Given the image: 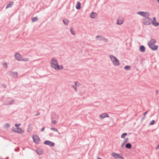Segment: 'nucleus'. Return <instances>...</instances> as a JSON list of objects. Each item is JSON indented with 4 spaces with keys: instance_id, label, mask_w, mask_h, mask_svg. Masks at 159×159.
I'll return each instance as SVG.
<instances>
[{
    "instance_id": "a18cd8bd",
    "label": "nucleus",
    "mask_w": 159,
    "mask_h": 159,
    "mask_svg": "<svg viewBox=\"0 0 159 159\" xmlns=\"http://www.w3.org/2000/svg\"><path fill=\"white\" fill-rule=\"evenodd\" d=\"M40 114V113L39 112H38L35 115V116H38V115H39Z\"/></svg>"
},
{
    "instance_id": "f704fd0d",
    "label": "nucleus",
    "mask_w": 159,
    "mask_h": 159,
    "mask_svg": "<svg viewBox=\"0 0 159 159\" xmlns=\"http://www.w3.org/2000/svg\"><path fill=\"white\" fill-rule=\"evenodd\" d=\"M52 122L54 125L56 124L57 123V121L56 120H52Z\"/></svg>"
},
{
    "instance_id": "49530a36",
    "label": "nucleus",
    "mask_w": 159,
    "mask_h": 159,
    "mask_svg": "<svg viewBox=\"0 0 159 159\" xmlns=\"http://www.w3.org/2000/svg\"><path fill=\"white\" fill-rule=\"evenodd\" d=\"M3 66H4L5 67H7V64L6 63H4L3 64Z\"/></svg>"
},
{
    "instance_id": "0eeeda50",
    "label": "nucleus",
    "mask_w": 159,
    "mask_h": 159,
    "mask_svg": "<svg viewBox=\"0 0 159 159\" xmlns=\"http://www.w3.org/2000/svg\"><path fill=\"white\" fill-rule=\"evenodd\" d=\"M96 38L97 39H99L98 40H102L106 43L108 42L107 39L102 35H97L96 36Z\"/></svg>"
},
{
    "instance_id": "bb28decb",
    "label": "nucleus",
    "mask_w": 159,
    "mask_h": 159,
    "mask_svg": "<svg viewBox=\"0 0 159 159\" xmlns=\"http://www.w3.org/2000/svg\"><path fill=\"white\" fill-rule=\"evenodd\" d=\"M38 20V18L36 17H33L32 19V22H34L37 21Z\"/></svg>"
},
{
    "instance_id": "6e6552de",
    "label": "nucleus",
    "mask_w": 159,
    "mask_h": 159,
    "mask_svg": "<svg viewBox=\"0 0 159 159\" xmlns=\"http://www.w3.org/2000/svg\"><path fill=\"white\" fill-rule=\"evenodd\" d=\"M43 144L45 145H48L51 147L54 146V143L49 140H46L44 142Z\"/></svg>"
},
{
    "instance_id": "09e8293b",
    "label": "nucleus",
    "mask_w": 159,
    "mask_h": 159,
    "mask_svg": "<svg viewBox=\"0 0 159 159\" xmlns=\"http://www.w3.org/2000/svg\"><path fill=\"white\" fill-rule=\"evenodd\" d=\"M19 148H18L17 149H15V150L16 151H18L19 150Z\"/></svg>"
},
{
    "instance_id": "e433bc0d",
    "label": "nucleus",
    "mask_w": 159,
    "mask_h": 159,
    "mask_svg": "<svg viewBox=\"0 0 159 159\" xmlns=\"http://www.w3.org/2000/svg\"><path fill=\"white\" fill-rule=\"evenodd\" d=\"M152 21H154L156 22V18L155 17H154L153 18V20Z\"/></svg>"
},
{
    "instance_id": "4be33fe9",
    "label": "nucleus",
    "mask_w": 159,
    "mask_h": 159,
    "mask_svg": "<svg viewBox=\"0 0 159 159\" xmlns=\"http://www.w3.org/2000/svg\"><path fill=\"white\" fill-rule=\"evenodd\" d=\"M23 132L24 131L21 128H17V133L20 134Z\"/></svg>"
},
{
    "instance_id": "f257e3e1",
    "label": "nucleus",
    "mask_w": 159,
    "mask_h": 159,
    "mask_svg": "<svg viewBox=\"0 0 159 159\" xmlns=\"http://www.w3.org/2000/svg\"><path fill=\"white\" fill-rule=\"evenodd\" d=\"M110 58L113 64L115 66H118L120 63L119 60L116 57L112 55L110 56Z\"/></svg>"
},
{
    "instance_id": "4468645a",
    "label": "nucleus",
    "mask_w": 159,
    "mask_h": 159,
    "mask_svg": "<svg viewBox=\"0 0 159 159\" xmlns=\"http://www.w3.org/2000/svg\"><path fill=\"white\" fill-rule=\"evenodd\" d=\"M123 19L119 18L117 20V24L118 25H121L123 23Z\"/></svg>"
},
{
    "instance_id": "c85d7f7f",
    "label": "nucleus",
    "mask_w": 159,
    "mask_h": 159,
    "mask_svg": "<svg viewBox=\"0 0 159 159\" xmlns=\"http://www.w3.org/2000/svg\"><path fill=\"white\" fill-rule=\"evenodd\" d=\"M28 127H29V128H28V129H30V131L32 130V125L31 123H30L29 124V125H28Z\"/></svg>"
},
{
    "instance_id": "f8f14e48",
    "label": "nucleus",
    "mask_w": 159,
    "mask_h": 159,
    "mask_svg": "<svg viewBox=\"0 0 159 159\" xmlns=\"http://www.w3.org/2000/svg\"><path fill=\"white\" fill-rule=\"evenodd\" d=\"M36 152L39 155H41L43 153V151L42 149L39 148L36 150Z\"/></svg>"
},
{
    "instance_id": "423d86ee",
    "label": "nucleus",
    "mask_w": 159,
    "mask_h": 159,
    "mask_svg": "<svg viewBox=\"0 0 159 159\" xmlns=\"http://www.w3.org/2000/svg\"><path fill=\"white\" fill-rule=\"evenodd\" d=\"M34 142L36 144H38L40 141V139L36 135H33L32 136Z\"/></svg>"
},
{
    "instance_id": "de8ad7c7",
    "label": "nucleus",
    "mask_w": 159,
    "mask_h": 159,
    "mask_svg": "<svg viewBox=\"0 0 159 159\" xmlns=\"http://www.w3.org/2000/svg\"><path fill=\"white\" fill-rule=\"evenodd\" d=\"M49 135L50 136H53V134L52 133H50L49 134Z\"/></svg>"
},
{
    "instance_id": "5fc2aeb1",
    "label": "nucleus",
    "mask_w": 159,
    "mask_h": 159,
    "mask_svg": "<svg viewBox=\"0 0 159 159\" xmlns=\"http://www.w3.org/2000/svg\"><path fill=\"white\" fill-rule=\"evenodd\" d=\"M157 1H158V2L159 3V0H157Z\"/></svg>"
},
{
    "instance_id": "7c9ffc66",
    "label": "nucleus",
    "mask_w": 159,
    "mask_h": 159,
    "mask_svg": "<svg viewBox=\"0 0 159 159\" xmlns=\"http://www.w3.org/2000/svg\"><path fill=\"white\" fill-rule=\"evenodd\" d=\"M12 130L14 132L17 133V128L13 127L12 128Z\"/></svg>"
},
{
    "instance_id": "1a4fd4ad",
    "label": "nucleus",
    "mask_w": 159,
    "mask_h": 159,
    "mask_svg": "<svg viewBox=\"0 0 159 159\" xmlns=\"http://www.w3.org/2000/svg\"><path fill=\"white\" fill-rule=\"evenodd\" d=\"M156 43V40L154 39H151L150 41L148 43V46L153 45Z\"/></svg>"
},
{
    "instance_id": "603ef678",
    "label": "nucleus",
    "mask_w": 159,
    "mask_h": 159,
    "mask_svg": "<svg viewBox=\"0 0 159 159\" xmlns=\"http://www.w3.org/2000/svg\"><path fill=\"white\" fill-rule=\"evenodd\" d=\"M98 159H102L101 158H100L99 157H98Z\"/></svg>"
},
{
    "instance_id": "79ce46f5",
    "label": "nucleus",
    "mask_w": 159,
    "mask_h": 159,
    "mask_svg": "<svg viewBox=\"0 0 159 159\" xmlns=\"http://www.w3.org/2000/svg\"><path fill=\"white\" fill-rule=\"evenodd\" d=\"M158 90H156V95H157L158 94Z\"/></svg>"
},
{
    "instance_id": "c756f323",
    "label": "nucleus",
    "mask_w": 159,
    "mask_h": 159,
    "mask_svg": "<svg viewBox=\"0 0 159 159\" xmlns=\"http://www.w3.org/2000/svg\"><path fill=\"white\" fill-rule=\"evenodd\" d=\"M127 135V134L126 133H124L121 135V138H124L125 136Z\"/></svg>"
},
{
    "instance_id": "cd10ccee",
    "label": "nucleus",
    "mask_w": 159,
    "mask_h": 159,
    "mask_svg": "<svg viewBox=\"0 0 159 159\" xmlns=\"http://www.w3.org/2000/svg\"><path fill=\"white\" fill-rule=\"evenodd\" d=\"M29 61V59L28 58H22V59H21V61Z\"/></svg>"
},
{
    "instance_id": "864d4df0",
    "label": "nucleus",
    "mask_w": 159,
    "mask_h": 159,
    "mask_svg": "<svg viewBox=\"0 0 159 159\" xmlns=\"http://www.w3.org/2000/svg\"><path fill=\"white\" fill-rule=\"evenodd\" d=\"M14 102V100H12V102Z\"/></svg>"
},
{
    "instance_id": "ddd939ff",
    "label": "nucleus",
    "mask_w": 159,
    "mask_h": 159,
    "mask_svg": "<svg viewBox=\"0 0 159 159\" xmlns=\"http://www.w3.org/2000/svg\"><path fill=\"white\" fill-rule=\"evenodd\" d=\"M152 50L155 51L157 50L158 48V46L157 45H155L150 46H148Z\"/></svg>"
},
{
    "instance_id": "a878e982",
    "label": "nucleus",
    "mask_w": 159,
    "mask_h": 159,
    "mask_svg": "<svg viewBox=\"0 0 159 159\" xmlns=\"http://www.w3.org/2000/svg\"><path fill=\"white\" fill-rule=\"evenodd\" d=\"M131 68V66H125L124 69L126 70H129Z\"/></svg>"
},
{
    "instance_id": "dca6fc26",
    "label": "nucleus",
    "mask_w": 159,
    "mask_h": 159,
    "mask_svg": "<svg viewBox=\"0 0 159 159\" xmlns=\"http://www.w3.org/2000/svg\"><path fill=\"white\" fill-rule=\"evenodd\" d=\"M76 8L77 10H79L81 8V3L80 2L78 1L77 2Z\"/></svg>"
},
{
    "instance_id": "2f4dec72",
    "label": "nucleus",
    "mask_w": 159,
    "mask_h": 159,
    "mask_svg": "<svg viewBox=\"0 0 159 159\" xmlns=\"http://www.w3.org/2000/svg\"><path fill=\"white\" fill-rule=\"evenodd\" d=\"M155 122V120H153L150 122L149 123V125H152L154 124Z\"/></svg>"
},
{
    "instance_id": "72a5a7b5",
    "label": "nucleus",
    "mask_w": 159,
    "mask_h": 159,
    "mask_svg": "<svg viewBox=\"0 0 159 159\" xmlns=\"http://www.w3.org/2000/svg\"><path fill=\"white\" fill-rule=\"evenodd\" d=\"M129 140V138H126L124 141V143H127L128 142V140Z\"/></svg>"
},
{
    "instance_id": "58836bf2",
    "label": "nucleus",
    "mask_w": 159,
    "mask_h": 159,
    "mask_svg": "<svg viewBox=\"0 0 159 159\" xmlns=\"http://www.w3.org/2000/svg\"><path fill=\"white\" fill-rule=\"evenodd\" d=\"M44 129H45V127H43L41 129V132L43 131H44Z\"/></svg>"
},
{
    "instance_id": "b1692460",
    "label": "nucleus",
    "mask_w": 159,
    "mask_h": 159,
    "mask_svg": "<svg viewBox=\"0 0 159 159\" xmlns=\"http://www.w3.org/2000/svg\"><path fill=\"white\" fill-rule=\"evenodd\" d=\"M152 23L154 26H157L159 25V23L157 21H152Z\"/></svg>"
},
{
    "instance_id": "393cba45",
    "label": "nucleus",
    "mask_w": 159,
    "mask_h": 159,
    "mask_svg": "<svg viewBox=\"0 0 159 159\" xmlns=\"http://www.w3.org/2000/svg\"><path fill=\"white\" fill-rule=\"evenodd\" d=\"M70 30L71 34L73 35H75V32L74 30V29L73 28L71 27L70 29Z\"/></svg>"
},
{
    "instance_id": "c9c22d12",
    "label": "nucleus",
    "mask_w": 159,
    "mask_h": 159,
    "mask_svg": "<svg viewBox=\"0 0 159 159\" xmlns=\"http://www.w3.org/2000/svg\"><path fill=\"white\" fill-rule=\"evenodd\" d=\"M21 125V124H16L15 125V126L16 127V128H19V127Z\"/></svg>"
},
{
    "instance_id": "4c0bfd02",
    "label": "nucleus",
    "mask_w": 159,
    "mask_h": 159,
    "mask_svg": "<svg viewBox=\"0 0 159 159\" xmlns=\"http://www.w3.org/2000/svg\"><path fill=\"white\" fill-rule=\"evenodd\" d=\"M148 111H146L145 112H144L143 114V116H145V115L147 114Z\"/></svg>"
},
{
    "instance_id": "c03bdc74",
    "label": "nucleus",
    "mask_w": 159,
    "mask_h": 159,
    "mask_svg": "<svg viewBox=\"0 0 159 159\" xmlns=\"http://www.w3.org/2000/svg\"><path fill=\"white\" fill-rule=\"evenodd\" d=\"M125 144V143L124 142H123V143H122V144H121V148H122V147L124 146V145Z\"/></svg>"
},
{
    "instance_id": "20e7f679",
    "label": "nucleus",
    "mask_w": 159,
    "mask_h": 159,
    "mask_svg": "<svg viewBox=\"0 0 159 159\" xmlns=\"http://www.w3.org/2000/svg\"><path fill=\"white\" fill-rule=\"evenodd\" d=\"M137 13L141 16L145 17V18L149 16L150 15V13L147 12L139 11L137 12Z\"/></svg>"
},
{
    "instance_id": "ea45409f",
    "label": "nucleus",
    "mask_w": 159,
    "mask_h": 159,
    "mask_svg": "<svg viewBox=\"0 0 159 159\" xmlns=\"http://www.w3.org/2000/svg\"><path fill=\"white\" fill-rule=\"evenodd\" d=\"M159 148V144H158L157 146L156 147L155 149L156 150H157Z\"/></svg>"
},
{
    "instance_id": "2eb2a0df",
    "label": "nucleus",
    "mask_w": 159,
    "mask_h": 159,
    "mask_svg": "<svg viewBox=\"0 0 159 159\" xmlns=\"http://www.w3.org/2000/svg\"><path fill=\"white\" fill-rule=\"evenodd\" d=\"M18 74V73L17 72H11V75L14 78H16L17 77Z\"/></svg>"
},
{
    "instance_id": "a211bd4d",
    "label": "nucleus",
    "mask_w": 159,
    "mask_h": 159,
    "mask_svg": "<svg viewBox=\"0 0 159 159\" xmlns=\"http://www.w3.org/2000/svg\"><path fill=\"white\" fill-rule=\"evenodd\" d=\"M56 70H58L62 69L63 68V66H62L61 65L59 66L58 64V65H57V66L56 67Z\"/></svg>"
},
{
    "instance_id": "473e14b6",
    "label": "nucleus",
    "mask_w": 159,
    "mask_h": 159,
    "mask_svg": "<svg viewBox=\"0 0 159 159\" xmlns=\"http://www.w3.org/2000/svg\"><path fill=\"white\" fill-rule=\"evenodd\" d=\"M50 129L55 131L58 132V130L55 128H51Z\"/></svg>"
},
{
    "instance_id": "39448f33",
    "label": "nucleus",
    "mask_w": 159,
    "mask_h": 159,
    "mask_svg": "<svg viewBox=\"0 0 159 159\" xmlns=\"http://www.w3.org/2000/svg\"><path fill=\"white\" fill-rule=\"evenodd\" d=\"M111 155L115 159H124V157L122 156H120V154L115 152L112 153Z\"/></svg>"
},
{
    "instance_id": "412c9836",
    "label": "nucleus",
    "mask_w": 159,
    "mask_h": 159,
    "mask_svg": "<svg viewBox=\"0 0 159 159\" xmlns=\"http://www.w3.org/2000/svg\"><path fill=\"white\" fill-rule=\"evenodd\" d=\"M78 83V81H75V85H73L72 86V88L74 89L75 90V91L76 92H77V89L76 88V87H77V83Z\"/></svg>"
},
{
    "instance_id": "aec40b11",
    "label": "nucleus",
    "mask_w": 159,
    "mask_h": 159,
    "mask_svg": "<svg viewBox=\"0 0 159 159\" xmlns=\"http://www.w3.org/2000/svg\"><path fill=\"white\" fill-rule=\"evenodd\" d=\"M97 14L96 13L92 12L90 15V17L92 18H94L95 17Z\"/></svg>"
},
{
    "instance_id": "6e6d98bb",
    "label": "nucleus",
    "mask_w": 159,
    "mask_h": 159,
    "mask_svg": "<svg viewBox=\"0 0 159 159\" xmlns=\"http://www.w3.org/2000/svg\"><path fill=\"white\" fill-rule=\"evenodd\" d=\"M0 159H1L0 158Z\"/></svg>"
},
{
    "instance_id": "37998d69",
    "label": "nucleus",
    "mask_w": 159,
    "mask_h": 159,
    "mask_svg": "<svg viewBox=\"0 0 159 159\" xmlns=\"http://www.w3.org/2000/svg\"><path fill=\"white\" fill-rule=\"evenodd\" d=\"M13 2H11V7L13 5Z\"/></svg>"
},
{
    "instance_id": "9b49d317",
    "label": "nucleus",
    "mask_w": 159,
    "mask_h": 159,
    "mask_svg": "<svg viewBox=\"0 0 159 159\" xmlns=\"http://www.w3.org/2000/svg\"><path fill=\"white\" fill-rule=\"evenodd\" d=\"M109 117V115L107 113H102L99 116V117L100 119H103L106 117Z\"/></svg>"
},
{
    "instance_id": "7ed1b4c3",
    "label": "nucleus",
    "mask_w": 159,
    "mask_h": 159,
    "mask_svg": "<svg viewBox=\"0 0 159 159\" xmlns=\"http://www.w3.org/2000/svg\"><path fill=\"white\" fill-rule=\"evenodd\" d=\"M148 16L143 19V23L145 25H149L152 23V19Z\"/></svg>"
},
{
    "instance_id": "6ab92c4d",
    "label": "nucleus",
    "mask_w": 159,
    "mask_h": 159,
    "mask_svg": "<svg viewBox=\"0 0 159 159\" xmlns=\"http://www.w3.org/2000/svg\"><path fill=\"white\" fill-rule=\"evenodd\" d=\"M125 147L128 149H130L132 148V145L130 143H128L125 144Z\"/></svg>"
},
{
    "instance_id": "8fccbe9b",
    "label": "nucleus",
    "mask_w": 159,
    "mask_h": 159,
    "mask_svg": "<svg viewBox=\"0 0 159 159\" xmlns=\"http://www.w3.org/2000/svg\"><path fill=\"white\" fill-rule=\"evenodd\" d=\"M145 118V116H143V117L142 118V120H144Z\"/></svg>"
},
{
    "instance_id": "f3484780",
    "label": "nucleus",
    "mask_w": 159,
    "mask_h": 159,
    "mask_svg": "<svg viewBox=\"0 0 159 159\" xmlns=\"http://www.w3.org/2000/svg\"><path fill=\"white\" fill-rule=\"evenodd\" d=\"M139 50L142 52H144L145 51V47L143 45L141 46L140 47Z\"/></svg>"
},
{
    "instance_id": "a19ab883",
    "label": "nucleus",
    "mask_w": 159,
    "mask_h": 159,
    "mask_svg": "<svg viewBox=\"0 0 159 159\" xmlns=\"http://www.w3.org/2000/svg\"><path fill=\"white\" fill-rule=\"evenodd\" d=\"M77 86H80L81 85L78 82V83H77Z\"/></svg>"
},
{
    "instance_id": "5701e85b",
    "label": "nucleus",
    "mask_w": 159,
    "mask_h": 159,
    "mask_svg": "<svg viewBox=\"0 0 159 159\" xmlns=\"http://www.w3.org/2000/svg\"><path fill=\"white\" fill-rule=\"evenodd\" d=\"M63 21L64 24L66 25H67L68 24L69 22V20L66 19H64L63 20Z\"/></svg>"
},
{
    "instance_id": "3c124183",
    "label": "nucleus",
    "mask_w": 159,
    "mask_h": 159,
    "mask_svg": "<svg viewBox=\"0 0 159 159\" xmlns=\"http://www.w3.org/2000/svg\"><path fill=\"white\" fill-rule=\"evenodd\" d=\"M9 5H10V4H8V5L7 6V7H6V8H7L9 7Z\"/></svg>"
},
{
    "instance_id": "9d476101",
    "label": "nucleus",
    "mask_w": 159,
    "mask_h": 159,
    "mask_svg": "<svg viewBox=\"0 0 159 159\" xmlns=\"http://www.w3.org/2000/svg\"><path fill=\"white\" fill-rule=\"evenodd\" d=\"M15 57L16 59L17 60L21 61V59L22 57L21 56L19 53L18 52L16 53L15 55Z\"/></svg>"
},
{
    "instance_id": "f03ea898",
    "label": "nucleus",
    "mask_w": 159,
    "mask_h": 159,
    "mask_svg": "<svg viewBox=\"0 0 159 159\" xmlns=\"http://www.w3.org/2000/svg\"><path fill=\"white\" fill-rule=\"evenodd\" d=\"M51 67L55 69H56V66L58 65V62L57 60L54 58H52L50 62Z\"/></svg>"
}]
</instances>
